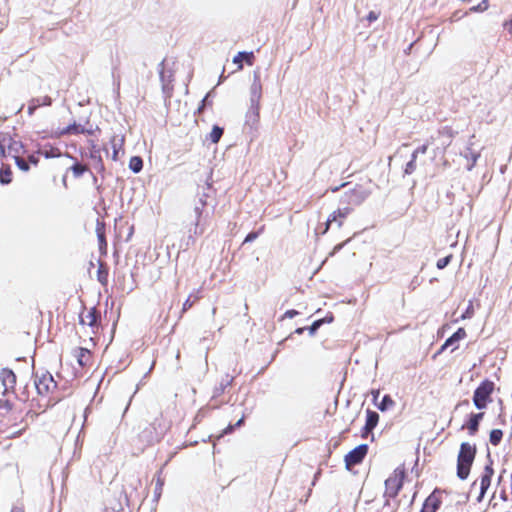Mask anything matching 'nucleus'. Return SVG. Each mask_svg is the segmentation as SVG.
<instances>
[{
	"label": "nucleus",
	"mask_w": 512,
	"mask_h": 512,
	"mask_svg": "<svg viewBox=\"0 0 512 512\" xmlns=\"http://www.w3.org/2000/svg\"><path fill=\"white\" fill-rule=\"evenodd\" d=\"M457 132L451 126H443L437 130L436 136L430 137V144L435 150L444 153L451 146Z\"/></svg>",
	"instance_id": "nucleus-7"
},
{
	"label": "nucleus",
	"mask_w": 512,
	"mask_h": 512,
	"mask_svg": "<svg viewBox=\"0 0 512 512\" xmlns=\"http://www.w3.org/2000/svg\"><path fill=\"white\" fill-rule=\"evenodd\" d=\"M476 453L477 448L475 444H471L469 442L461 443L457 455L456 468V474L460 480H466L469 477Z\"/></svg>",
	"instance_id": "nucleus-5"
},
{
	"label": "nucleus",
	"mask_w": 512,
	"mask_h": 512,
	"mask_svg": "<svg viewBox=\"0 0 512 512\" xmlns=\"http://www.w3.org/2000/svg\"><path fill=\"white\" fill-rule=\"evenodd\" d=\"M251 101L256 104V109H259V102L262 97V84L258 77H256L250 88Z\"/></svg>",
	"instance_id": "nucleus-21"
},
{
	"label": "nucleus",
	"mask_w": 512,
	"mask_h": 512,
	"mask_svg": "<svg viewBox=\"0 0 512 512\" xmlns=\"http://www.w3.org/2000/svg\"><path fill=\"white\" fill-rule=\"evenodd\" d=\"M335 512H340L339 510L335 511Z\"/></svg>",
	"instance_id": "nucleus-58"
},
{
	"label": "nucleus",
	"mask_w": 512,
	"mask_h": 512,
	"mask_svg": "<svg viewBox=\"0 0 512 512\" xmlns=\"http://www.w3.org/2000/svg\"><path fill=\"white\" fill-rule=\"evenodd\" d=\"M503 436L504 433L501 429H492L489 433V442L496 447L501 443Z\"/></svg>",
	"instance_id": "nucleus-28"
},
{
	"label": "nucleus",
	"mask_w": 512,
	"mask_h": 512,
	"mask_svg": "<svg viewBox=\"0 0 512 512\" xmlns=\"http://www.w3.org/2000/svg\"><path fill=\"white\" fill-rule=\"evenodd\" d=\"M442 504L441 492L435 489L424 501L420 512H436Z\"/></svg>",
	"instance_id": "nucleus-15"
},
{
	"label": "nucleus",
	"mask_w": 512,
	"mask_h": 512,
	"mask_svg": "<svg viewBox=\"0 0 512 512\" xmlns=\"http://www.w3.org/2000/svg\"><path fill=\"white\" fill-rule=\"evenodd\" d=\"M494 474L495 469L493 467V460L489 459L488 463L483 467L478 479L472 483V487L479 485V495L477 497L478 502H481L484 499L491 485Z\"/></svg>",
	"instance_id": "nucleus-9"
},
{
	"label": "nucleus",
	"mask_w": 512,
	"mask_h": 512,
	"mask_svg": "<svg viewBox=\"0 0 512 512\" xmlns=\"http://www.w3.org/2000/svg\"><path fill=\"white\" fill-rule=\"evenodd\" d=\"M108 267L105 263L100 262L97 269V280L101 283L103 286H107L108 284Z\"/></svg>",
	"instance_id": "nucleus-26"
},
{
	"label": "nucleus",
	"mask_w": 512,
	"mask_h": 512,
	"mask_svg": "<svg viewBox=\"0 0 512 512\" xmlns=\"http://www.w3.org/2000/svg\"><path fill=\"white\" fill-rule=\"evenodd\" d=\"M163 487H164V478L162 477L161 472H159L156 476L155 488H154V500L156 502L159 501V499L162 495Z\"/></svg>",
	"instance_id": "nucleus-27"
},
{
	"label": "nucleus",
	"mask_w": 512,
	"mask_h": 512,
	"mask_svg": "<svg viewBox=\"0 0 512 512\" xmlns=\"http://www.w3.org/2000/svg\"><path fill=\"white\" fill-rule=\"evenodd\" d=\"M429 145H431V144H430V140L428 141V143H425V144H423V145H421V146L417 147V148L413 151L412 155H415V156H416V158H417L419 154H425V153L427 152V150H428V146H429Z\"/></svg>",
	"instance_id": "nucleus-41"
},
{
	"label": "nucleus",
	"mask_w": 512,
	"mask_h": 512,
	"mask_svg": "<svg viewBox=\"0 0 512 512\" xmlns=\"http://www.w3.org/2000/svg\"><path fill=\"white\" fill-rule=\"evenodd\" d=\"M73 355L81 367H90L93 363L92 352L87 348L78 347L74 350Z\"/></svg>",
	"instance_id": "nucleus-17"
},
{
	"label": "nucleus",
	"mask_w": 512,
	"mask_h": 512,
	"mask_svg": "<svg viewBox=\"0 0 512 512\" xmlns=\"http://www.w3.org/2000/svg\"><path fill=\"white\" fill-rule=\"evenodd\" d=\"M168 429V422L162 413H159L142 428L138 433V439L146 445H153L162 439Z\"/></svg>",
	"instance_id": "nucleus-3"
},
{
	"label": "nucleus",
	"mask_w": 512,
	"mask_h": 512,
	"mask_svg": "<svg viewBox=\"0 0 512 512\" xmlns=\"http://www.w3.org/2000/svg\"><path fill=\"white\" fill-rule=\"evenodd\" d=\"M298 315V311L297 310H294V309H291V310H287L285 313H284V317L285 318H293L294 316Z\"/></svg>",
	"instance_id": "nucleus-45"
},
{
	"label": "nucleus",
	"mask_w": 512,
	"mask_h": 512,
	"mask_svg": "<svg viewBox=\"0 0 512 512\" xmlns=\"http://www.w3.org/2000/svg\"><path fill=\"white\" fill-rule=\"evenodd\" d=\"M378 18H379V13H377L375 11H370L367 15V20L369 23L376 21Z\"/></svg>",
	"instance_id": "nucleus-44"
},
{
	"label": "nucleus",
	"mask_w": 512,
	"mask_h": 512,
	"mask_svg": "<svg viewBox=\"0 0 512 512\" xmlns=\"http://www.w3.org/2000/svg\"><path fill=\"white\" fill-rule=\"evenodd\" d=\"M467 337V332L463 327L457 329L448 339H446V345L452 347V351L458 349V342Z\"/></svg>",
	"instance_id": "nucleus-22"
},
{
	"label": "nucleus",
	"mask_w": 512,
	"mask_h": 512,
	"mask_svg": "<svg viewBox=\"0 0 512 512\" xmlns=\"http://www.w3.org/2000/svg\"><path fill=\"white\" fill-rule=\"evenodd\" d=\"M200 295L197 293L195 295L190 294L187 299L184 301L182 306L181 313L187 312L189 309L193 307V305L200 299Z\"/></svg>",
	"instance_id": "nucleus-30"
},
{
	"label": "nucleus",
	"mask_w": 512,
	"mask_h": 512,
	"mask_svg": "<svg viewBox=\"0 0 512 512\" xmlns=\"http://www.w3.org/2000/svg\"><path fill=\"white\" fill-rule=\"evenodd\" d=\"M377 406L378 409H380L381 411H386L395 406V401L392 399L390 395H385Z\"/></svg>",
	"instance_id": "nucleus-32"
},
{
	"label": "nucleus",
	"mask_w": 512,
	"mask_h": 512,
	"mask_svg": "<svg viewBox=\"0 0 512 512\" xmlns=\"http://www.w3.org/2000/svg\"><path fill=\"white\" fill-rule=\"evenodd\" d=\"M496 385L490 379H484L480 382L473 393V404L479 410H484L492 403V395L495 392Z\"/></svg>",
	"instance_id": "nucleus-6"
},
{
	"label": "nucleus",
	"mask_w": 512,
	"mask_h": 512,
	"mask_svg": "<svg viewBox=\"0 0 512 512\" xmlns=\"http://www.w3.org/2000/svg\"><path fill=\"white\" fill-rule=\"evenodd\" d=\"M416 156L411 155V160L406 164L404 172L405 174H412L416 170Z\"/></svg>",
	"instance_id": "nucleus-38"
},
{
	"label": "nucleus",
	"mask_w": 512,
	"mask_h": 512,
	"mask_svg": "<svg viewBox=\"0 0 512 512\" xmlns=\"http://www.w3.org/2000/svg\"><path fill=\"white\" fill-rule=\"evenodd\" d=\"M452 257V254H449L446 257L440 258L436 263L437 268L444 269L451 262Z\"/></svg>",
	"instance_id": "nucleus-39"
},
{
	"label": "nucleus",
	"mask_w": 512,
	"mask_h": 512,
	"mask_svg": "<svg viewBox=\"0 0 512 512\" xmlns=\"http://www.w3.org/2000/svg\"><path fill=\"white\" fill-rule=\"evenodd\" d=\"M243 422H244V417H242L241 419H239V420L234 424L235 428L240 427V426L243 424Z\"/></svg>",
	"instance_id": "nucleus-54"
},
{
	"label": "nucleus",
	"mask_w": 512,
	"mask_h": 512,
	"mask_svg": "<svg viewBox=\"0 0 512 512\" xmlns=\"http://www.w3.org/2000/svg\"><path fill=\"white\" fill-rule=\"evenodd\" d=\"M44 154L45 157H49L50 155L47 153V152H42V151H38L37 153L35 154H31L28 156V159L26 160V162L29 164H32L33 166H37L38 163H39V160H40V155Z\"/></svg>",
	"instance_id": "nucleus-36"
},
{
	"label": "nucleus",
	"mask_w": 512,
	"mask_h": 512,
	"mask_svg": "<svg viewBox=\"0 0 512 512\" xmlns=\"http://www.w3.org/2000/svg\"><path fill=\"white\" fill-rule=\"evenodd\" d=\"M264 230H265V226L262 225L259 228V230L252 231V232L248 233L242 244L250 243V242L256 240L264 232Z\"/></svg>",
	"instance_id": "nucleus-35"
},
{
	"label": "nucleus",
	"mask_w": 512,
	"mask_h": 512,
	"mask_svg": "<svg viewBox=\"0 0 512 512\" xmlns=\"http://www.w3.org/2000/svg\"><path fill=\"white\" fill-rule=\"evenodd\" d=\"M500 499L503 500V501H507L508 500V494H507V492L505 490L501 491Z\"/></svg>",
	"instance_id": "nucleus-52"
},
{
	"label": "nucleus",
	"mask_w": 512,
	"mask_h": 512,
	"mask_svg": "<svg viewBox=\"0 0 512 512\" xmlns=\"http://www.w3.org/2000/svg\"><path fill=\"white\" fill-rule=\"evenodd\" d=\"M52 104V98L48 95L32 98L28 102L27 113L33 115L34 112L42 106H50Z\"/></svg>",
	"instance_id": "nucleus-18"
},
{
	"label": "nucleus",
	"mask_w": 512,
	"mask_h": 512,
	"mask_svg": "<svg viewBox=\"0 0 512 512\" xmlns=\"http://www.w3.org/2000/svg\"><path fill=\"white\" fill-rule=\"evenodd\" d=\"M110 144L112 147V160L117 161L118 160V154L119 151L123 150L124 146V137H118L116 135L112 136L110 139Z\"/></svg>",
	"instance_id": "nucleus-25"
},
{
	"label": "nucleus",
	"mask_w": 512,
	"mask_h": 512,
	"mask_svg": "<svg viewBox=\"0 0 512 512\" xmlns=\"http://www.w3.org/2000/svg\"><path fill=\"white\" fill-rule=\"evenodd\" d=\"M14 139L9 133L0 132V159L6 157V153Z\"/></svg>",
	"instance_id": "nucleus-23"
},
{
	"label": "nucleus",
	"mask_w": 512,
	"mask_h": 512,
	"mask_svg": "<svg viewBox=\"0 0 512 512\" xmlns=\"http://www.w3.org/2000/svg\"><path fill=\"white\" fill-rule=\"evenodd\" d=\"M129 168L135 173L140 172L143 168L142 158L139 156L131 157L129 161Z\"/></svg>",
	"instance_id": "nucleus-31"
},
{
	"label": "nucleus",
	"mask_w": 512,
	"mask_h": 512,
	"mask_svg": "<svg viewBox=\"0 0 512 512\" xmlns=\"http://www.w3.org/2000/svg\"><path fill=\"white\" fill-rule=\"evenodd\" d=\"M79 323L90 328L91 333L97 335L101 326V315L96 307L85 308L80 314Z\"/></svg>",
	"instance_id": "nucleus-10"
},
{
	"label": "nucleus",
	"mask_w": 512,
	"mask_h": 512,
	"mask_svg": "<svg viewBox=\"0 0 512 512\" xmlns=\"http://www.w3.org/2000/svg\"><path fill=\"white\" fill-rule=\"evenodd\" d=\"M450 346L449 345H446V342H444V344L440 347V349L438 350V352L436 353V355L438 354H441L443 353L447 348H449Z\"/></svg>",
	"instance_id": "nucleus-50"
},
{
	"label": "nucleus",
	"mask_w": 512,
	"mask_h": 512,
	"mask_svg": "<svg viewBox=\"0 0 512 512\" xmlns=\"http://www.w3.org/2000/svg\"><path fill=\"white\" fill-rule=\"evenodd\" d=\"M483 417L484 412L472 413L463 428L468 430L469 435H475L479 430V425Z\"/></svg>",
	"instance_id": "nucleus-19"
},
{
	"label": "nucleus",
	"mask_w": 512,
	"mask_h": 512,
	"mask_svg": "<svg viewBox=\"0 0 512 512\" xmlns=\"http://www.w3.org/2000/svg\"><path fill=\"white\" fill-rule=\"evenodd\" d=\"M34 385L39 401L43 402L39 404L43 411L53 407L65 397L52 374L47 371L35 374Z\"/></svg>",
	"instance_id": "nucleus-1"
},
{
	"label": "nucleus",
	"mask_w": 512,
	"mask_h": 512,
	"mask_svg": "<svg viewBox=\"0 0 512 512\" xmlns=\"http://www.w3.org/2000/svg\"><path fill=\"white\" fill-rule=\"evenodd\" d=\"M24 152L25 151L22 142L14 139L13 143L9 147L8 152L6 153V157L13 158L18 168L24 172H27L29 170V166L26 160L23 158Z\"/></svg>",
	"instance_id": "nucleus-11"
},
{
	"label": "nucleus",
	"mask_w": 512,
	"mask_h": 512,
	"mask_svg": "<svg viewBox=\"0 0 512 512\" xmlns=\"http://www.w3.org/2000/svg\"><path fill=\"white\" fill-rule=\"evenodd\" d=\"M325 322V319H319V320H316L312 323V325L310 326L309 330H310V333L313 334L315 333V331Z\"/></svg>",
	"instance_id": "nucleus-42"
},
{
	"label": "nucleus",
	"mask_w": 512,
	"mask_h": 512,
	"mask_svg": "<svg viewBox=\"0 0 512 512\" xmlns=\"http://www.w3.org/2000/svg\"><path fill=\"white\" fill-rule=\"evenodd\" d=\"M89 158L92 160L94 168L98 172H103L105 170V166L101 155V147L94 141H90Z\"/></svg>",
	"instance_id": "nucleus-16"
},
{
	"label": "nucleus",
	"mask_w": 512,
	"mask_h": 512,
	"mask_svg": "<svg viewBox=\"0 0 512 512\" xmlns=\"http://www.w3.org/2000/svg\"><path fill=\"white\" fill-rule=\"evenodd\" d=\"M21 401L25 402L28 400V394L23 393L21 396L18 397Z\"/></svg>",
	"instance_id": "nucleus-55"
},
{
	"label": "nucleus",
	"mask_w": 512,
	"mask_h": 512,
	"mask_svg": "<svg viewBox=\"0 0 512 512\" xmlns=\"http://www.w3.org/2000/svg\"><path fill=\"white\" fill-rule=\"evenodd\" d=\"M68 131H73L74 133H83L84 129L83 128L79 129L78 126L73 125V126L68 127Z\"/></svg>",
	"instance_id": "nucleus-47"
},
{
	"label": "nucleus",
	"mask_w": 512,
	"mask_h": 512,
	"mask_svg": "<svg viewBox=\"0 0 512 512\" xmlns=\"http://www.w3.org/2000/svg\"><path fill=\"white\" fill-rule=\"evenodd\" d=\"M12 181V171L9 165H2L0 169V182L9 184Z\"/></svg>",
	"instance_id": "nucleus-29"
},
{
	"label": "nucleus",
	"mask_w": 512,
	"mask_h": 512,
	"mask_svg": "<svg viewBox=\"0 0 512 512\" xmlns=\"http://www.w3.org/2000/svg\"><path fill=\"white\" fill-rule=\"evenodd\" d=\"M370 192L362 185H356L349 191H346L340 198V204L343 207H351L352 211L355 207L361 205L369 196Z\"/></svg>",
	"instance_id": "nucleus-8"
},
{
	"label": "nucleus",
	"mask_w": 512,
	"mask_h": 512,
	"mask_svg": "<svg viewBox=\"0 0 512 512\" xmlns=\"http://www.w3.org/2000/svg\"><path fill=\"white\" fill-rule=\"evenodd\" d=\"M368 453V445L361 444L345 455V466L348 470L360 464Z\"/></svg>",
	"instance_id": "nucleus-12"
},
{
	"label": "nucleus",
	"mask_w": 512,
	"mask_h": 512,
	"mask_svg": "<svg viewBox=\"0 0 512 512\" xmlns=\"http://www.w3.org/2000/svg\"><path fill=\"white\" fill-rule=\"evenodd\" d=\"M70 170L72 171V174L75 178H79L86 171H88V166L81 163H75L73 166L70 167Z\"/></svg>",
	"instance_id": "nucleus-33"
},
{
	"label": "nucleus",
	"mask_w": 512,
	"mask_h": 512,
	"mask_svg": "<svg viewBox=\"0 0 512 512\" xmlns=\"http://www.w3.org/2000/svg\"><path fill=\"white\" fill-rule=\"evenodd\" d=\"M406 478V467L399 465L385 480L383 512H396L399 507L397 496L403 487Z\"/></svg>",
	"instance_id": "nucleus-2"
},
{
	"label": "nucleus",
	"mask_w": 512,
	"mask_h": 512,
	"mask_svg": "<svg viewBox=\"0 0 512 512\" xmlns=\"http://www.w3.org/2000/svg\"><path fill=\"white\" fill-rule=\"evenodd\" d=\"M345 245V242L343 243H340V244H337L334 249H333V254L336 253L337 251L341 250L343 248V246Z\"/></svg>",
	"instance_id": "nucleus-53"
},
{
	"label": "nucleus",
	"mask_w": 512,
	"mask_h": 512,
	"mask_svg": "<svg viewBox=\"0 0 512 512\" xmlns=\"http://www.w3.org/2000/svg\"><path fill=\"white\" fill-rule=\"evenodd\" d=\"M450 346L449 345H446V342H444V344L440 347V349L438 350V352L436 353V355L438 354H441L443 353L447 348H449Z\"/></svg>",
	"instance_id": "nucleus-51"
},
{
	"label": "nucleus",
	"mask_w": 512,
	"mask_h": 512,
	"mask_svg": "<svg viewBox=\"0 0 512 512\" xmlns=\"http://www.w3.org/2000/svg\"><path fill=\"white\" fill-rule=\"evenodd\" d=\"M378 395H379V391H376L375 393H373V396H374L375 400L377 399Z\"/></svg>",
	"instance_id": "nucleus-56"
},
{
	"label": "nucleus",
	"mask_w": 512,
	"mask_h": 512,
	"mask_svg": "<svg viewBox=\"0 0 512 512\" xmlns=\"http://www.w3.org/2000/svg\"><path fill=\"white\" fill-rule=\"evenodd\" d=\"M366 416L364 431L365 433H369L377 426L379 421V414L373 410L367 409Z\"/></svg>",
	"instance_id": "nucleus-24"
},
{
	"label": "nucleus",
	"mask_w": 512,
	"mask_h": 512,
	"mask_svg": "<svg viewBox=\"0 0 512 512\" xmlns=\"http://www.w3.org/2000/svg\"><path fill=\"white\" fill-rule=\"evenodd\" d=\"M204 102H205V99L202 101V105H201V106L199 107V109H198L199 111H201V110L203 109V107H204Z\"/></svg>",
	"instance_id": "nucleus-57"
},
{
	"label": "nucleus",
	"mask_w": 512,
	"mask_h": 512,
	"mask_svg": "<svg viewBox=\"0 0 512 512\" xmlns=\"http://www.w3.org/2000/svg\"><path fill=\"white\" fill-rule=\"evenodd\" d=\"M235 430V426L232 424H229L223 431L216 437L217 439H220L226 434L232 433Z\"/></svg>",
	"instance_id": "nucleus-43"
},
{
	"label": "nucleus",
	"mask_w": 512,
	"mask_h": 512,
	"mask_svg": "<svg viewBox=\"0 0 512 512\" xmlns=\"http://www.w3.org/2000/svg\"><path fill=\"white\" fill-rule=\"evenodd\" d=\"M255 60L253 52H239L233 58V63L237 65V71L242 70L243 62L245 61L249 66H252Z\"/></svg>",
	"instance_id": "nucleus-20"
},
{
	"label": "nucleus",
	"mask_w": 512,
	"mask_h": 512,
	"mask_svg": "<svg viewBox=\"0 0 512 512\" xmlns=\"http://www.w3.org/2000/svg\"><path fill=\"white\" fill-rule=\"evenodd\" d=\"M17 377L9 368L0 370V384L2 397L0 398V411L9 413L14 409V401L11 395L14 393Z\"/></svg>",
	"instance_id": "nucleus-4"
},
{
	"label": "nucleus",
	"mask_w": 512,
	"mask_h": 512,
	"mask_svg": "<svg viewBox=\"0 0 512 512\" xmlns=\"http://www.w3.org/2000/svg\"><path fill=\"white\" fill-rule=\"evenodd\" d=\"M474 315V307H473V304L472 302L470 301L467 309L465 310V312L461 315L460 319L461 320H465V319H470L472 318Z\"/></svg>",
	"instance_id": "nucleus-40"
},
{
	"label": "nucleus",
	"mask_w": 512,
	"mask_h": 512,
	"mask_svg": "<svg viewBox=\"0 0 512 512\" xmlns=\"http://www.w3.org/2000/svg\"><path fill=\"white\" fill-rule=\"evenodd\" d=\"M352 213L351 207H342L333 211L326 221L325 232L328 231L332 223H336L338 227H341L345 219Z\"/></svg>",
	"instance_id": "nucleus-14"
},
{
	"label": "nucleus",
	"mask_w": 512,
	"mask_h": 512,
	"mask_svg": "<svg viewBox=\"0 0 512 512\" xmlns=\"http://www.w3.org/2000/svg\"><path fill=\"white\" fill-rule=\"evenodd\" d=\"M222 135H223V128L215 125L209 134V139L211 140L212 143H218L219 140L221 139Z\"/></svg>",
	"instance_id": "nucleus-34"
},
{
	"label": "nucleus",
	"mask_w": 512,
	"mask_h": 512,
	"mask_svg": "<svg viewBox=\"0 0 512 512\" xmlns=\"http://www.w3.org/2000/svg\"><path fill=\"white\" fill-rule=\"evenodd\" d=\"M347 183H342L341 185L339 186H335V187H331L329 188V190L333 193L339 191L341 188L345 187Z\"/></svg>",
	"instance_id": "nucleus-49"
},
{
	"label": "nucleus",
	"mask_w": 512,
	"mask_h": 512,
	"mask_svg": "<svg viewBox=\"0 0 512 512\" xmlns=\"http://www.w3.org/2000/svg\"><path fill=\"white\" fill-rule=\"evenodd\" d=\"M504 28L512 35V18L504 23Z\"/></svg>",
	"instance_id": "nucleus-46"
},
{
	"label": "nucleus",
	"mask_w": 512,
	"mask_h": 512,
	"mask_svg": "<svg viewBox=\"0 0 512 512\" xmlns=\"http://www.w3.org/2000/svg\"><path fill=\"white\" fill-rule=\"evenodd\" d=\"M10 512H25V509H24L23 505H18V506L12 507Z\"/></svg>",
	"instance_id": "nucleus-48"
},
{
	"label": "nucleus",
	"mask_w": 512,
	"mask_h": 512,
	"mask_svg": "<svg viewBox=\"0 0 512 512\" xmlns=\"http://www.w3.org/2000/svg\"><path fill=\"white\" fill-rule=\"evenodd\" d=\"M95 232L98 240V249L101 256L105 257L108 253V243L106 239V224L103 219H97Z\"/></svg>",
	"instance_id": "nucleus-13"
},
{
	"label": "nucleus",
	"mask_w": 512,
	"mask_h": 512,
	"mask_svg": "<svg viewBox=\"0 0 512 512\" xmlns=\"http://www.w3.org/2000/svg\"><path fill=\"white\" fill-rule=\"evenodd\" d=\"M489 8V0H482L476 6L471 7L470 12H484Z\"/></svg>",
	"instance_id": "nucleus-37"
}]
</instances>
